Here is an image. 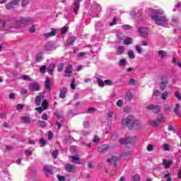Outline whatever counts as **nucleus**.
<instances>
[{
  "label": "nucleus",
  "mask_w": 181,
  "mask_h": 181,
  "mask_svg": "<svg viewBox=\"0 0 181 181\" xmlns=\"http://www.w3.org/2000/svg\"><path fill=\"white\" fill-rule=\"evenodd\" d=\"M151 19L155 21L158 26H163L168 22L166 17L163 16V12L160 11V10L154 11L151 13Z\"/></svg>",
  "instance_id": "nucleus-1"
},
{
  "label": "nucleus",
  "mask_w": 181,
  "mask_h": 181,
  "mask_svg": "<svg viewBox=\"0 0 181 181\" xmlns=\"http://www.w3.org/2000/svg\"><path fill=\"white\" fill-rule=\"evenodd\" d=\"M122 122L129 129H134V128H136L139 125V122L136 120L134 116H128L122 119Z\"/></svg>",
  "instance_id": "nucleus-2"
},
{
  "label": "nucleus",
  "mask_w": 181,
  "mask_h": 181,
  "mask_svg": "<svg viewBox=\"0 0 181 181\" xmlns=\"http://www.w3.org/2000/svg\"><path fill=\"white\" fill-rule=\"evenodd\" d=\"M146 109L153 111L154 114H159L160 112V105L150 104L146 106Z\"/></svg>",
  "instance_id": "nucleus-3"
},
{
  "label": "nucleus",
  "mask_w": 181,
  "mask_h": 181,
  "mask_svg": "<svg viewBox=\"0 0 181 181\" xmlns=\"http://www.w3.org/2000/svg\"><path fill=\"white\" fill-rule=\"evenodd\" d=\"M134 142H136V137H131V138H127V139H121L119 140V144L121 145H129V144H134Z\"/></svg>",
  "instance_id": "nucleus-4"
},
{
  "label": "nucleus",
  "mask_w": 181,
  "mask_h": 181,
  "mask_svg": "<svg viewBox=\"0 0 181 181\" xmlns=\"http://www.w3.org/2000/svg\"><path fill=\"white\" fill-rule=\"evenodd\" d=\"M43 172L46 177H50L51 175L53 174V168L50 165H44Z\"/></svg>",
  "instance_id": "nucleus-5"
},
{
  "label": "nucleus",
  "mask_w": 181,
  "mask_h": 181,
  "mask_svg": "<svg viewBox=\"0 0 181 181\" xmlns=\"http://www.w3.org/2000/svg\"><path fill=\"white\" fill-rule=\"evenodd\" d=\"M73 76V65L69 64L65 69L64 77H71Z\"/></svg>",
  "instance_id": "nucleus-6"
},
{
  "label": "nucleus",
  "mask_w": 181,
  "mask_h": 181,
  "mask_svg": "<svg viewBox=\"0 0 181 181\" xmlns=\"http://www.w3.org/2000/svg\"><path fill=\"white\" fill-rule=\"evenodd\" d=\"M29 90L31 91H39L40 90V86L37 82H32L29 85Z\"/></svg>",
  "instance_id": "nucleus-7"
},
{
  "label": "nucleus",
  "mask_w": 181,
  "mask_h": 181,
  "mask_svg": "<svg viewBox=\"0 0 181 181\" xmlns=\"http://www.w3.org/2000/svg\"><path fill=\"white\" fill-rule=\"evenodd\" d=\"M45 96L43 95H39L35 98V103L37 107H40L42 105V103L45 101Z\"/></svg>",
  "instance_id": "nucleus-8"
},
{
  "label": "nucleus",
  "mask_w": 181,
  "mask_h": 181,
  "mask_svg": "<svg viewBox=\"0 0 181 181\" xmlns=\"http://www.w3.org/2000/svg\"><path fill=\"white\" fill-rule=\"evenodd\" d=\"M81 1L82 0H74L73 4L74 13L78 12V9H80V2H81Z\"/></svg>",
  "instance_id": "nucleus-9"
},
{
  "label": "nucleus",
  "mask_w": 181,
  "mask_h": 181,
  "mask_svg": "<svg viewBox=\"0 0 181 181\" xmlns=\"http://www.w3.org/2000/svg\"><path fill=\"white\" fill-rule=\"evenodd\" d=\"M54 69H56V65L54 64H50L48 67H47V71L49 76H53Z\"/></svg>",
  "instance_id": "nucleus-10"
},
{
  "label": "nucleus",
  "mask_w": 181,
  "mask_h": 181,
  "mask_svg": "<svg viewBox=\"0 0 181 181\" xmlns=\"http://www.w3.org/2000/svg\"><path fill=\"white\" fill-rule=\"evenodd\" d=\"M110 149V146L108 144H103L98 148V152L101 153L103 152H107Z\"/></svg>",
  "instance_id": "nucleus-11"
},
{
  "label": "nucleus",
  "mask_w": 181,
  "mask_h": 181,
  "mask_svg": "<svg viewBox=\"0 0 181 181\" xmlns=\"http://www.w3.org/2000/svg\"><path fill=\"white\" fill-rule=\"evenodd\" d=\"M65 170L68 172V173H73L74 172L76 171V166L71 164H66L65 165Z\"/></svg>",
  "instance_id": "nucleus-12"
},
{
  "label": "nucleus",
  "mask_w": 181,
  "mask_h": 181,
  "mask_svg": "<svg viewBox=\"0 0 181 181\" xmlns=\"http://www.w3.org/2000/svg\"><path fill=\"white\" fill-rule=\"evenodd\" d=\"M56 49V47H54V45L50 43V42H47L45 45V50L47 52H52V50H54Z\"/></svg>",
  "instance_id": "nucleus-13"
},
{
  "label": "nucleus",
  "mask_w": 181,
  "mask_h": 181,
  "mask_svg": "<svg viewBox=\"0 0 181 181\" xmlns=\"http://www.w3.org/2000/svg\"><path fill=\"white\" fill-rule=\"evenodd\" d=\"M173 164V161L172 160L164 159L163 160V166H165V169H169V168H170V166H172Z\"/></svg>",
  "instance_id": "nucleus-14"
},
{
  "label": "nucleus",
  "mask_w": 181,
  "mask_h": 181,
  "mask_svg": "<svg viewBox=\"0 0 181 181\" xmlns=\"http://www.w3.org/2000/svg\"><path fill=\"white\" fill-rule=\"evenodd\" d=\"M117 160H118V158L117 156H112L111 158L107 159V162L114 166V168H117Z\"/></svg>",
  "instance_id": "nucleus-15"
},
{
  "label": "nucleus",
  "mask_w": 181,
  "mask_h": 181,
  "mask_svg": "<svg viewBox=\"0 0 181 181\" xmlns=\"http://www.w3.org/2000/svg\"><path fill=\"white\" fill-rule=\"evenodd\" d=\"M57 34V30L53 29L51 33H45L44 36L46 38H49V37H52L53 36H56Z\"/></svg>",
  "instance_id": "nucleus-16"
},
{
  "label": "nucleus",
  "mask_w": 181,
  "mask_h": 181,
  "mask_svg": "<svg viewBox=\"0 0 181 181\" xmlns=\"http://www.w3.org/2000/svg\"><path fill=\"white\" fill-rule=\"evenodd\" d=\"M168 97H172V93L170 91H165L163 92L161 94V99L163 100L164 101L166 100V98Z\"/></svg>",
  "instance_id": "nucleus-17"
},
{
  "label": "nucleus",
  "mask_w": 181,
  "mask_h": 181,
  "mask_svg": "<svg viewBox=\"0 0 181 181\" xmlns=\"http://www.w3.org/2000/svg\"><path fill=\"white\" fill-rule=\"evenodd\" d=\"M76 37H71L66 40V46H73L76 42Z\"/></svg>",
  "instance_id": "nucleus-18"
},
{
  "label": "nucleus",
  "mask_w": 181,
  "mask_h": 181,
  "mask_svg": "<svg viewBox=\"0 0 181 181\" xmlns=\"http://www.w3.org/2000/svg\"><path fill=\"white\" fill-rule=\"evenodd\" d=\"M138 31L141 33V36H146L148 35V30L144 27L139 28Z\"/></svg>",
  "instance_id": "nucleus-19"
},
{
  "label": "nucleus",
  "mask_w": 181,
  "mask_h": 181,
  "mask_svg": "<svg viewBox=\"0 0 181 181\" xmlns=\"http://www.w3.org/2000/svg\"><path fill=\"white\" fill-rule=\"evenodd\" d=\"M37 127H40V128H46V127H47V123L42 120H38L37 122Z\"/></svg>",
  "instance_id": "nucleus-20"
},
{
  "label": "nucleus",
  "mask_w": 181,
  "mask_h": 181,
  "mask_svg": "<svg viewBox=\"0 0 181 181\" xmlns=\"http://www.w3.org/2000/svg\"><path fill=\"white\" fill-rule=\"evenodd\" d=\"M66 93H67V88H62L60 90L59 98H66Z\"/></svg>",
  "instance_id": "nucleus-21"
},
{
  "label": "nucleus",
  "mask_w": 181,
  "mask_h": 181,
  "mask_svg": "<svg viewBox=\"0 0 181 181\" xmlns=\"http://www.w3.org/2000/svg\"><path fill=\"white\" fill-rule=\"evenodd\" d=\"M43 60V53L39 52L36 54L35 61L37 63H40Z\"/></svg>",
  "instance_id": "nucleus-22"
},
{
  "label": "nucleus",
  "mask_w": 181,
  "mask_h": 181,
  "mask_svg": "<svg viewBox=\"0 0 181 181\" xmlns=\"http://www.w3.org/2000/svg\"><path fill=\"white\" fill-rule=\"evenodd\" d=\"M156 120L160 123L162 124V122H165V117L162 113H160L156 117Z\"/></svg>",
  "instance_id": "nucleus-23"
},
{
  "label": "nucleus",
  "mask_w": 181,
  "mask_h": 181,
  "mask_svg": "<svg viewBox=\"0 0 181 181\" xmlns=\"http://www.w3.org/2000/svg\"><path fill=\"white\" fill-rule=\"evenodd\" d=\"M168 79H165V81H163L160 82V89L161 91H163L166 88V86H168Z\"/></svg>",
  "instance_id": "nucleus-24"
},
{
  "label": "nucleus",
  "mask_w": 181,
  "mask_h": 181,
  "mask_svg": "<svg viewBox=\"0 0 181 181\" xmlns=\"http://www.w3.org/2000/svg\"><path fill=\"white\" fill-rule=\"evenodd\" d=\"M32 18L30 17H27L25 18H22L19 21H18V23H29V22H32Z\"/></svg>",
  "instance_id": "nucleus-25"
},
{
  "label": "nucleus",
  "mask_w": 181,
  "mask_h": 181,
  "mask_svg": "<svg viewBox=\"0 0 181 181\" xmlns=\"http://www.w3.org/2000/svg\"><path fill=\"white\" fill-rule=\"evenodd\" d=\"M71 158L74 163H77V165H81V160H80V158L76 156H71Z\"/></svg>",
  "instance_id": "nucleus-26"
},
{
  "label": "nucleus",
  "mask_w": 181,
  "mask_h": 181,
  "mask_svg": "<svg viewBox=\"0 0 181 181\" xmlns=\"http://www.w3.org/2000/svg\"><path fill=\"white\" fill-rule=\"evenodd\" d=\"M22 124H30V119L28 117H21Z\"/></svg>",
  "instance_id": "nucleus-27"
},
{
  "label": "nucleus",
  "mask_w": 181,
  "mask_h": 181,
  "mask_svg": "<svg viewBox=\"0 0 181 181\" xmlns=\"http://www.w3.org/2000/svg\"><path fill=\"white\" fill-rule=\"evenodd\" d=\"M134 98V96L132 95V93L129 91H127L125 96L126 101H131Z\"/></svg>",
  "instance_id": "nucleus-28"
},
{
  "label": "nucleus",
  "mask_w": 181,
  "mask_h": 181,
  "mask_svg": "<svg viewBox=\"0 0 181 181\" xmlns=\"http://www.w3.org/2000/svg\"><path fill=\"white\" fill-rule=\"evenodd\" d=\"M45 86L47 90H50V78H46L45 82Z\"/></svg>",
  "instance_id": "nucleus-29"
},
{
  "label": "nucleus",
  "mask_w": 181,
  "mask_h": 181,
  "mask_svg": "<svg viewBox=\"0 0 181 181\" xmlns=\"http://www.w3.org/2000/svg\"><path fill=\"white\" fill-rule=\"evenodd\" d=\"M127 64L128 63L127 62V60L125 59H122L119 62V66H120L121 67H125V66H127Z\"/></svg>",
  "instance_id": "nucleus-30"
},
{
  "label": "nucleus",
  "mask_w": 181,
  "mask_h": 181,
  "mask_svg": "<svg viewBox=\"0 0 181 181\" xmlns=\"http://www.w3.org/2000/svg\"><path fill=\"white\" fill-rule=\"evenodd\" d=\"M180 107V104H177L175 105V107L173 110V112L175 114H177V115H179L180 114V110L179 109Z\"/></svg>",
  "instance_id": "nucleus-31"
},
{
  "label": "nucleus",
  "mask_w": 181,
  "mask_h": 181,
  "mask_svg": "<svg viewBox=\"0 0 181 181\" xmlns=\"http://www.w3.org/2000/svg\"><path fill=\"white\" fill-rule=\"evenodd\" d=\"M172 105L171 104H169V103H166V104H164V106H163V110L165 112H169V110H170V106Z\"/></svg>",
  "instance_id": "nucleus-32"
},
{
  "label": "nucleus",
  "mask_w": 181,
  "mask_h": 181,
  "mask_svg": "<svg viewBox=\"0 0 181 181\" xmlns=\"http://www.w3.org/2000/svg\"><path fill=\"white\" fill-rule=\"evenodd\" d=\"M95 78L98 80L99 87H104V86H105V82L104 83V81L101 80V78L98 77H96Z\"/></svg>",
  "instance_id": "nucleus-33"
},
{
  "label": "nucleus",
  "mask_w": 181,
  "mask_h": 181,
  "mask_svg": "<svg viewBox=\"0 0 181 181\" xmlns=\"http://www.w3.org/2000/svg\"><path fill=\"white\" fill-rule=\"evenodd\" d=\"M149 122L151 127H158V125H160V123L158 122L157 120H151Z\"/></svg>",
  "instance_id": "nucleus-34"
},
{
  "label": "nucleus",
  "mask_w": 181,
  "mask_h": 181,
  "mask_svg": "<svg viewBox=\"0 0 181 181\" xmlns=\"http://www.w3.org/2000/svg\"><path fill=\"white\" fill-rule=\"evenodd\" d=\"M131 43H132V38L131 37H127L125 40H124L123 44L124 45H131Z\"/></svg>",
  "instance_id": "nucleus-35"
},
{
  "label": "nucleus",
  "mask_w": 181,
  "mask_h": 181,
  "mask_svg": "<svg viewBox=\"0 0 181 181\" xmlns=\"http://www.w3.org/2000/svg\"><path fill=\"white\" fill-rule=\"evenodd\" d=\"M124 52V47L122 46H119L117 49V54L119 56H121V54H122Z\"/></svg>",
  "instance_id": "nucleus-36"
},
{
  "label": "nucleus",
  "mask_w": 181,
  "mask_h": 181,
  "mask_svg": "<svg viewBox=\"0 0 181 181\" xmlns=\"http://www.w3.org/2000/svg\"><path fill=\"white\" fill-rule=\"evenodd\" d=\"M46 70H47V66L46 65H42L40 67V73L45 74V73H46Z\"/></svg>",
  "instance_id": "nucleus-37"
},
{
  "label": "nucleus",
  "mask_w": 181,
  "mask_h": 181,
  "mask_svg": "<svg viewBox=\"0 0 181 181\" xmlns=\"http://www.w3.org/2000/svg\"><path fill=\"white\" fill-rule=\"evenodd\" d=\"M43 110H47V100H44L42 103V107Z\"/></svg>",
  "instance_id": "nucleus-38"
},
{
  "label": "nucleus",
  "mask_w": 181,
  "mask_h": 181,
  "mask_svg": "<svg viewBox=\"0 0 181 181\" xmlns=\"http://www.w3.org/2000/svg\"><path fill=\"white\" fill-rule=\"evenodd\" d=\"M64 67V64L60 63L57 66V71L62 73L63 71V68Z\"/></svg>",
  "instance_id": "nucleus-39"
},
{
  "label": "nucleus",
  "mask_w": 181,
  "mask_h": 181,
  "mask_svg": "<svg viewBox=\"0 0 181 181\" xmlns=\"http://www.w3.org/2000/svg\"><path fill=\"white\" fill-rule=\"evenodd\" d=\"M6 26V22L5 20L0 19V29H2Z\"/></svg>",
  "instance_id": "nucleus-40"
},
{
  "label": "nucleus",
  "mask_w": 181,
  "mask_h": 181,
  "mask_svg": "<svg viewBox=\"0 0 181 181\" xmlns=\"http://www.w3.org/2000/svg\"><path fill=\"white\" fill-rule=\"evenodd\" d=\"M131 155H132V152H131V151H127V152H126V153H124L122 155V156L123 158H129V156H131Z\"/></svg>",
  "instance_id": "nucleus-41"
},
{
  "label": "nucleus",
  "mask_w": 181,
  "mask_h": 181,
  "mask_svg": "<svg viewBox=\"0 0 181 181\" xmlns=\"http://www.w3.org/2000/svg\"><path fill=\"white\" fill-rule=\"evenodd\" d=\"M122 28L124 29V30H131V29H132V26L129 25H124L122 26Z\"/></svg>",
  "instance_id": "nucleus-42"
},
{
  "label": "nucleus",
  "mask_w": 181,
  "mask_h": 181,
  "mask_svg": "<svg viewBox=\"0 0 181 181\" xmlns=\"http://www.w3.org/2000/svg\"><path fill=\"white\" fill-rule=\"evenodd\" d=\"M57 177L59 181H66V177H64L63 175H60L58 174V175H57Z\"/></svg>",
  "instance_id": "nucleus-43"
},
{
  "label": "nucleus",
  "mask_w": 181,
  "mask_h": 181,
  "mask_svg": "<svg viewBox=\"0 0 181 181\" xmlns=\"http://www.w3.org/2000/svg\"><path fill=\"white\" fill-rule=\"evenodd\" d=\"M22 78L23 80H27V81H32V78L28 75H23Z\"/></svg>",
  "instance_id": "nucleus-44"
},
{
  "label": "nucleus",
  "mask_w": 181,
  "mask_h": 181,
  "mask_svg": "<svg viewBox=\"0 0 181 181\" xmlns=\"http://www.w3.org/2000/svg\"><path fill=\"white\" fill-rule=\"evenodd\" d=\"M87 168H88V169H93V168H94V163H93V161L88 162Z\"/></svg>",
  "instance_id": "nucleus-45"
},
{
  "label": "nucleus",
  "mask_w": 181,
  "mask_h": 181,
  "mask_svg": "<svg viewBox=\"0 0 181 181\" xmlns=\"http://www.w3.org/2000/svg\"><path fill=\"white\" fill-rule=\"evenodd\" d=\"M71 90H76V80L73 79L71 83Z\"/></svg>",
  "instance_id": "nucleus-46"
},
{
  "label": "nucleus",
  "mask_w": 181,
  "mask_h": 181,
  "mask_svg": "<svg viewBox=\"0 0 181 181\" xmlns=\"http://www.w3.org/2000/svg\"><path fill=\"white\" fill-rule=\"evenodd\" d=\"M52 158H54V159H57V156L59 155V151L58 150H55L53 153H52Z\"/></svg>",
  "instance_id": "nucleus-47"
},
{
  "label": "nucleus",
  "mask_w": 181,
  "mask_h": 181,
  "mask_svg": "<svg viewBox=\"0 0 181 181\" xmlns=\"http://www.w3.org/2000/svg\"><path fill=\"white\" fill-rule=\"evenodd\" d=\"M135 47H136V50L137 53H139V54H142V48H141V46L136 45Z\"/></svg>",
  "instance_id": "nucleus-48"
},
{
  "label": "nucleus",
  "mask_w": 181,
  "mask_h": 181,
  "mask_svg": "<svg viewBox=\"0 0 181 181\" xmlns=\"http://www.w3.org/2000/svg\"><path fill=\"white\" fill-rule=\"evenodd\" d=\"M5 6H6V8L8 9V10H11L13 8V6L11 4V1L8 2V4H6L5 5Z\"/></svg>",
  "instance_id": "nucleus-49"
},
{
  "label": "nucleus",
  "mask_w": 181,
  "mask_h": 181,
  "mask_svg": "<svg viewBox=\"0 0 181 181\" xmlns=\"http://www.w3.org/2000/svg\"><path fill=\"white\" fill-rule=\"evenodd\" d=\"M128 56L129 59H135V54H134V52L132 50H130L128 53Z\"/></svg>",
  "instance_id": "nucleus-50"
},
{
  "label": "nucleus",
  "mask_w": 181,
  "mask_h": 181,
  "mask_svg": "<svg viewBox=\"0 0 181 181\" xmlns=\"http://www.w3.org/2000/svg\"><path fill=\"white\" fill-rule=\"evenodd\" d=\"M105 84H106V86H112V84L114 83H112V81L110 79H106L105 80Z\"/></svg>",
  "instance_id": "nucleus-51"
},
{
  "label": "nucleus",
  "mask_w": 181,
  "mask_h": 181,
  "mask_svg": "<svg viewBox=\"0 0 181 181\" xmlns=\"http://www.w3.org/2000/svg\"><path fill=\"white\" fill-rule=\"evenodd\" d=\"M133 181H141V176L139 175L133 176Z\"/></svg>",
  "instance_id": "nucleus-52"
},
{
  "label": "nucleus",
  "mask_w": 181,
  "mask_h": 181,
  "mask_svg": "<svg viewBox=\"0 0 181 181\" xmlns=\"http://www.w3.org/2000/svg\"><path fill=\"white\" fill-rule=\"evenodd\" d=\"M158 54L160 56L161 59H165V51L163 50H160L158 51Z\"/></svg>",
  "instance_id": "nucleus-53"
},
{
  "label": "nucleus",
  "mask_w": 181,
  "mask_h": 181,
  "mask_svg": "<svg viewBox=\"0 0 181 181\" xmlns=\"http://www.w3.org/2000/svg\"><path fill=\"white\" fill-rule=\"evenodd\" d=\"M124 105V100H118L117 102V107H122Z\"/></svg>",
  "instance_id": "nucleus-54"
},
{
  "label": "nucleus",
  "mask_w": 181,
  "mask_h": 181,
  "mask_svg": "<svg viewBox=\"0 0 181 181\" xmlns=\"http://www.w3.org/2000/svg\"><path fill=\"white\" fill-rule=\"evenodd\" d=\"M28 4H29V0H23L21 3V6L23 8H25V6H26V5H28Z\"/></svg>",
  "instance_id": "nucleus-55"
},
{
  "label": "nucleus",
  "mask_w": 181,
  "mask_h": 181,
  "mask_svg": "<svg viewBox=\"0 0 181 181\" xmlns=\"http://www.w3.org/2000/svg\"><path fill=\"white\" fill-rule=\"evenodd\" d=\"M117 138H118V134L117 133H114L111 136L112 141H117Z\"/></svg>",
  "instance_id": "nucleus-56"
},
{
  "label": "nucleus",
  "mask_w": 181,
  "mask_h": 181,
  "mask_svg": "<svg viewBox=\"0 0 181 181\" xmlns=\"http://www.w3.org/2000/svg\"><path fill=\"white\" fill-rule=\"evenodd\" d=\"M170 146L169 144H163V150L164 151H170Z\"/></svg>",
  "instance_id": "nucleus-57"
},
{
  "label": "nucleus",
  "mask_w": 181,
  "mask_h": 181,
  "mask_svg": "<svg viewBox=\"0 0 181 181\" xmlns=\"http://www.w3.org/2000/svg\"><path fill=\"white\" fill-rule=\"evenodd\" d=\"M147 151L148 152H152V151H153V146L152 144H148L147 146Z\"/></svg>",
  "instance_id": "nucleus-58"
},
{
  "label": "nucleus",
  "mask_w": 181,
  "mask_h": 181,
  "mask_svg": "<svg viewBox=\"0 0 181 181\" xmlns=\"http://www.w3.org/2000/svg\"><path fill=\"white\" fill-rule=\"evenodd\" d=\"M35 110L36 111H37V112H39V114H42L43 111L45 110H43L42 107H36Z\"/></svg>",
  "instance_id": "nucleus-59"
},
{
  "label": "nucleus",
  "mask_w": 181,
  "mask_h": 181,
  "mask_svg": "<svg viewBox=\"0 0 181 181\" xmlns=\"http://www.w3.org/2000/svg\"><path fill=\"white\" fill-rule=\"evenodd\" d=\"M48 139L49 141L53 139V133L51 131L48 132Z\"/></svg>",
  "instance_id": "nucleus-60"
},
{
  "label": "nucleus",
  "mask_w": 181,
  "mask_h": 181,
  "mask_svg": "<svg viewBox=\"0 0 181 181\" xmlns=\"http://www.w3.org/2000/svg\"><path fill=\"white\" fill-rule=\"evenodd\" d=\"M10 3L12 4L13 6H14V5L19 4V0H12L11 1H10Z\"/></svg>",
  "instance_id": "nucleus-61"
},
{
  "label": "nucleus",
  "mask_w": 181,
  "mask_h": 181,
  "mask_svg": "<svg viewBox=\"0 0 181 181\" xmlns=\"http://www.w3.org/2000/svg\"><path fill=\"white\" fill-rule=\"evenodd\" d=\"M40 144H41V145L42 146H45V145H46V139H40Z\"/></svg>",
  "instance_id": "nucleus-62"
},
{
  "label": "nucleus",
  "mask_w": 181,
  "mask_h": 181,
  "mask_svg": "<svg viewBox=\"0 0 181 181\" xmlns=\"http://www.w3.org/2000/svg\"><path fill=\"white\" fill-rule=\"evenodd\" d=\"M164 177L167 179V181H172V177H170V175L169 174H165Z\"/></svg>",
  "instance_id": "nucleus-63"
},
{
  "label": "nucleus",
  "mask_w": 181,
  "mask_h": 181,
  "mask_svg": "<svg viewBox=\"0 0 181 181\" xmlns=\"http://www.w3.org/2000/svg\"><path fill=\"white\" fill-rule=\"evenodd\" d=\"M175 97L177 100H181V93L180 92H175Z\"/></svg>",
  "instance_id": "nucleus-64"
}]
</instances>
